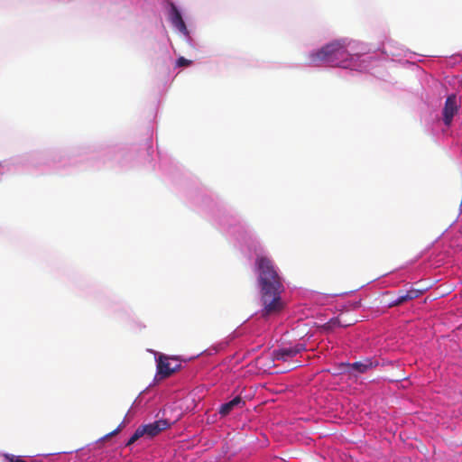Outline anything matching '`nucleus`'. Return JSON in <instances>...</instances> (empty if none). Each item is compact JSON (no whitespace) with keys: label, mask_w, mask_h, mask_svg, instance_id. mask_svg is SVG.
<instances>
[{"label":"nucleus","mask_w":462,"mask_h":462,"mask_svg":"<svg viewBox=\"0 0 462 462\" xmlns=\"http://www.w3.org/2000/svg\"><path fill=\"white\" fill-rule=\"evenodd\" d=\"M255 265L261 289L262 316L276 315L284 307L281 298V293L283 291L282 278L278 274L273 260L267 256L258 255Z\"/></svg>","instance_id":"1"},{"label":"nucleus","mask_w":462,"mask_h":462,"mask_svg":"<svg viewBox=\"0 0 462 462\" xmlns=\"http://www.w3.org/2000/svg\"><path fill=\"white\" fill-rule=\"evenodd\" d=\"M353 55L347 50L345 41L332 42L310 55L312 63L325 62L331 66L349 67Z\"/></svg>","instance_id":"2"},{"label":"nucleus","mask_w":462,"mask_h":462,"mask_svg":"<svg viewBox=\"0 0 462 462\" xmlns=\"http://www.w3.org/2000/svg\"><path fill=\"white\" fill-rule=\"evenodd\" d=\"M305 349L304 345L297 344L295 346H284L275 349L272 353L273 360H282L287 362L296 356Z\"/></svg>","instance_id":"3"},{"label":"nucleus","mask_w":462,"mask_h":462,"mask_svg":"<svg viewBox=\"0 0 462 462\" xmlns=\"http://www.w3.org/2000/svg\"><path fill=\"white\" fill-rule=\"evenodd\" d=\"M169 427L170 423L167 420H159L149 424L141 425L138 428L143 437L153 438Z\"/></svg>","instance_id":"4"},{"label":"nucleus","mask_w":462,"mask_h":462,"mask_svg":"<svg viewBox=\"0 0 462 462\" xmlns=\"http://www.w3.org/2000/svg\"><path fill=\"white\" fill-rule=\"evenodd\" d=\"M171 360L177 361L176 358H171L166 356H160L157 360V372L162 377L166 378L171 375L180 366L179 364L171 365Z\"/></svg>","instance_id":"5"},{"label":"nucleus","mask_w":462,"mask_h":462,"mask_svg":"<svg viewBox=\"0 0 462 462\" xmlns=\"http://www.w3.org/2000/svg\"><path fill=\"white\" fill-rule=\"evenodd\" d=\"M245 401L240 396H236L231 401L223 403L219 408V413L221 416L225 417L228 415L235 408L243 407L245 405Z\"/></svg>","instance_id":"6"},{"label":"nucleus","mask_w":462,"mask_h":462,"mask_svg":"<svg viewBox=\"0 0 462 462\" xmlns=\"http://www.w3.org/2000/svg\"><path fill=\"white\" fill-rule=\"evenodd\" d=\"M171 23L180 31V32H186L187 31V28H186V25H185V23L182 19V16L180 13V11L178 10V8L174 5H171Z\"/></svg>","instance_id":"7"},{"label":"nucleus","mask_w":462,"mask_h":462,"mask_svg":"<svg viewBox=\"0 0 462 462\" xmlns=\"http://www.w3.org/2000/svg\"><path fill=\"white\" fill-rule=\"evenodd\" d=\"M458 107V101L456 95H450L448 97L445 106L443 109V116H454Z\"/></svg>","instance_id":"8"},{"label":"nucleus","mask_w":462,"mask_h":462,"mask_svg":"<svg viewBox=\"0 0 462 462\" xmlns=\"http://www.w3.org/2000/svg\"><path fill=\"white\" fill-rule=\"evenodd\" d=\"M373 363L371 360L366 359L365 361L355 362L351 365V367L356 370L358 373H365L368 369L372 368Z\"/></svg>","instance_id":"9"},{"label":"nucleus","mask_w":462,"mask_h":462,"mask_svg":"<svg viewBox=\"0 0 462 462\" xmlns=\"http://www.w3.org/2000/svg\"><path fill=\"white\" fill-rule=\"evenodd\" d=\"M406 301H408V300H407V297H405V292L402 291H400L398 297L389 303V307L400 306Z\"/></svg>","instance_id":"10"},{"label":"nucleus","mask_w":462,"mask_h":462,"mask_svg":"<svg viewBox=\"0 0 462 462\" xmlns=\"http://www.w3.org/2000/svg\"><path fill=\"white\" fill-rule=\"evenodd\" d=\"M422 293H423V291L412 288V289L405 291V297H407L408 300H411L419 298L420 295H422Z\"/></svg>","instance_id":"11"},{"label":"nucleus","mask_w":462,"mask_h":462,"mask_svg":"<svg viewBox=\"0 0 462 462\" xmlns=\"http://www.w3.org/2000/svg\"><path fill=\"white\" fill-rule=\"evenodd\" d=\"M143 437L139 428L136 429L133 436L129 439V440L126 443V446H131L134 444L137 439Z\"/></svg>","instance_id":"12"},{"label":"nucleus","mask_w":462,"mask_h":462,"mask_svg":"<svg viewBox=\"0 0 462 462\" xmlns=\"http://www.w3.org/2000/svg\"><path fill=\"white\" fill-rule=\"evenodd\" d=\"M191 64V60L185 59L184 57H180L177 61L176 65L178 67H187Z\"/></svg>","instance_id":"13"},{"label":"nucleus","mask_w":462,"mask_h":462,"mask_svg":"<svg viewBox=\"0 0 462 462\" xmlns=\"http://www.w3.org/2000/svg\"><path fill=\"white\" fill-rule=\"evenodd\" d=\"M125 426V421H123L116 430H114L113 431H111L110 433L106 434L105 436L106 439H108V438H111L113 436H116L122 430L123 428Z\"/></svg>","instance_id":"14"},{"label":"nucleus","mask_w":462,"mask_h":462,"mask_svg":"<svg viewBox=\"0 0 462 462\" xmlns=\"http://www.w3.org/2000/svg\"><path fill=\"white\" fill-rule=\"evenodd\" d=\"M453 117H442L443 123L446 126H449L452 123Z\"/></svg>","instance_id":"15"}]
</instances>
